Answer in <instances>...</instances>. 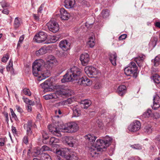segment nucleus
Wrapping results in <instances>:
<instances>
[{"mask_svg": "<svg viewBox=\"0 0 160 160\" xmlns=\"http://www.w3.org/2000/svg\"><path fill=\"white\" fill-rule=\"evenodd\" d=\"M2 12L4 14H8L9 13V11L7 9H5L2 11Z\"/></svg>", "mask_w": 160, "mask_h": 160, "instance_id": "nucleus-62", "label": "nucleus"}, {"mask_svg": "<svg viewBox=\"0 0 160 160\" xmlns=\"http://www.w3.org/2000/svg\"><path fill=\"white\" fill-rule=\"evenodd\" d=\"M23 141L25 144L28 143V139L27 137L25 136L23 138Z\"/></svg>", "mask_w": 160, "mask_h": 160, "instance_id": "nucleus-61", "label": "nucleus"}, {"mask_svg": "<svg viewBox=\"0 0 160 160\" xmlns=\"http://www.w3.org/2000/svg\"><path fill=\"white\" fill-rule=\"evenodd\" d=\"M144 59V58L143 56L138 57L135 58H134V61L138 64L139 67L142 66L141 64H140L141 62H142Z\"/></svg>", "mask_w": 160, "mask_h": 160, "instance_id": "nucleus-32", "label": "nucleus"}, {"mask_svg": "<svg viewBox=\"0 0 160 160\" xmlns=\"http://www.w3.org/2000/svg\"><path fill=\"white\" fill-rule=\"evenodd\" d=\"M109 58L110 61L112 64L114 66L116 65L117 55L115 52L109 53Z\"/></svg>", "mask_w": 160, "mask_h": 160, "instance_id": "nucleus-20", "label": "nucleus"}, {"mask_svg": "<svg viewBox=\"0 0 160 160\" xmlns=\"http://www.w3.org/2000/svg\"><path fill=\"white\" fill-rule=\"evenodd\" d=\"M89 55L87 53L82 54L80 57V60L83 66L87 65L89 61Z\"/></svg>", "mask_w": 160, "mask_h": 160, "instance_id": "nucleus-15", "label": "nucleus"}, {"mask_svg": "<svg viewBox=\"0 0 160 160\" xmlns=\"http://www.w3.org/2000/svg\"><path fill=\"white\" fill-rule=\"evenodd\" d=\"M47 38V34L45 32H40L36 35L34 39L36 42L38 43L42 42L45 41Z\"/></svg>", "mask_w": 160, "mask_h": 160, "instance_id": "nucleus-9", "label": "nucleus"}, {"mask_svg": "<svg viewBox=\"0 0 160 160\" xmlns=\"http://www.w3.org/2000/svg\"><path fill=\"white\" fill-rule=\"evenodd\" d=\"M43 4H42L39 7V9L38 10V13H41L43 9Z\"/></svg>", "mask_w": 160, "mask_h": 160, "instance_id": "nucleus-55", "label": "nucleus"}, {"mask_svg": "<svg viewBox=\"0 0 160 160\" xmlns=\"http://www.w3.org/2000/svg\"><path fill=\"white\" fill-rule=\"evenodd\" d=\"M60 17L62 20H68L70 17V14L64 8H61L60 10Z\"/></svg>", "mask_w": 160, "mask_h": 160, "instance_id": "nucleus-12", "label": "nucleus"}, {"mask_svg": "<svg viewBox=\"0 0 160 160\" xmlns=\"http://www.w3.org/2000/svg\"><path fill=\"white\" fill-rule=\"evenodd\" d=\"M160 61V58L158 56H156L154 59L152 60L153 65L155 67H157L159 64Z\"/></svg>", "mask_w": 160, "mask_h": 160, "instance_id": "nucleus-35", "label": "nucleus"}, {"mask_svg": "<svg viewBox=\"0 0 160 160\" xmlns=\"http://www.w3.org/2000/svg\"><path fill=\"white\" fill-rule=\"evenodd\" d=\"M70 153L69 149L66 148L60 150L57 152L58 154L64 157L66 159L67 157L68 156Z\"/></svg>", "mask_w": 160, "mask_h": 160, "instance_id": "nucleus-19", "label": "nucleus"}, {"mask_svg": "<svg viewBox=\"0 0 160 160\" xmlns=\"http://www.w3.org/2000/svg\"><path fill=\"white\" fill-rule=\"evenodd\" d=\"M91 104V101L88 100H84L82 102L81 107L87 109Z\"/></svg>", "mask_w": 160, "mask_h": 160, "instance_id": "nucleus-27", "label": "nucleus"}, {"mask_svg": "<svg viewBox=\"0 0 160 160\" xmlns=\"http://www.w3.org/2000/svg\"><path fill=\"white\" fill-rule=\"evenodd\" d=\"M78 158L77 155L74 152H70L66 157L67 160H78Z\"/></svg>", "mask_w": 160, "mask_h": 160, "instance_id": "nucleus-26", "label": "nucleus"}, {"mask_svg": "<svg viewBox=\"0 0 160 160\" xmlns=\"http://www.w3.org/2000/svg\"><path fill=\"white\" fill-rule=\"evenodd\" d=\"M86 73L90 78H96L98 73V70L93 67L87 66L85 68Z\"/></svg>", "mask_w": 160, "mask_h": 160, "instance_id": "nucleus-7", "label": "nucleus"}, {"mask_svg": "<svg viewBox=\"0 0 160 160\" xmlns=\"http://www.w3.org/2000/svg\"><path fill=\"white\" fill-rule=\"evenodd\" d=\"M94 37L91 36L89 38L88 41L87 43V45L90 48L93 47L95 45Z\"/></svg>", "mask_w": 160, "mask_h": 160, "instance_id": "nucleus-30", "label": "nucleus"}, {"mask_svg": "<svg viewBox=\"0 0 160 160\" xmlns=\"http://www.w3.org/2000/svg\"><path fill=\"white\" fill-rule=\"evenodd\" d=\"M73 115L75 117H78L80 115L81 111L78 105H76L73 108Z\"/></svg>", "mask_w": 160, "mask_h": 160, "instance_id": "nucleus-29", "label": "nucleus"}, {"mask_svg": "<svg viewBox=\"0 0 160 160\" xmlns=\"http://www.w3.org/2000/svg\"><path fill=\"white\" fill-rule=\"evenodd\" d=\"M22 98L24 102H25L26 103L28 104V102L29 101V99L28 98H25L24 97H23Z\"/></svg>", "mask_w": 160, "mask_h": 160, "instance_id": "nucleus-63", "label": "nucleus"}, {"mask_svg": "<svg viewBox=\"0 0 160 160\" xmlns=\"http://www.w3.org/2000/svg\"><path fill=\"white\" fill-rule=\"evenodd\" d=\"M34 152L35 153L40 155L42 153V152L41 151V148H37L36 150V151H35Z\"/></svg>", "mask_w": 160, "mask_h": 160, "instance_id": "nucleus-57", "label": "nucleus"}, {"mask_svg": "<svg viewBox=\"0 0 160 160\" xmlns=\"http://www.w3.org/2000/svg\"><path fill=\"white\" fill-rule=\"evenodd\" d=\"M44 64V61L42 59L36 60L33 63V74L34 76L38 77L37 79L39 81L45 79L50 75V73L48 71L46 73H41V71Z\"/></svg>", "mask_w": 160, "mask_h": 160, "instance_id": "nucleus-2", "label": "nucleus"}, {"mask_svg": "<svg viewBox=\"0 0 160 160\" xmlns=\"http://www.w3.org/2000/svg\"><path fill=\"white\" fill-rule=\"evenodd\" d=\"M49 150H51L50 148L46 145H44L41 148V151H42V152H43Z\"/></svg>", "mask_w": 160, "mask_h": 160, "instance_id": "nucleus-45", "label": "nucleus"}, {"mask_svg": "<svg viewBox=\"0 0 160 160\" xmlns=\"http://www.w3.org/2000/svg\"><path fill=\"white\" fill-rule=\"evenodd\" d=\"M60 47L64 51H67L69 49L70 43L66 40H62L59 43Z\"/></svg>", "mask_w": 160, "mask_h": 160, "instance_id": "nucleus-17", "label": "nucleus"}, {"mask_svg": "<svg viewBox=\"0 0 160 160\" xmlns=\"http://www.w3.org/2000/svg\"><path fill=\"white\" fill-rule=\"evenodd\" d=\"M59 140L54 137H52L50 140V143L51 144H55L58 143Z\"/></svg>", "mask_w": 160, "mask_h": 160, "instance_id": "nucleus-39", "label": "nucleus"}, {"mask_svg": "<svg viewBox=\"0 0 160 160\" xmlns=\"http://www.w3.org/2000/svg\"><path fill=\"white\" fill-rule=\"evenodd\" d=\"M156 142L158 145H160V135L158 136L156 138Z\"/></svg>", "mask_w": 160, "mask_h": 160, "instance_id": "nucleus-52", "label": "nucleus"}, {"mask_svg": "<svg viewBox=\"0 0 160 160\" xmlns=\"http://www.w3.org/2000/svg\"><path fill=\"white\" fill-rule=\"evenodd\" d=\"M72 92L70 90L65 88L64 89H61L56 91L55 93L47 94L44 96V98L46 100L56 99L59 96L64 97L71 95Z\"/></svg>", "mask_w": 160, "mask_h": 160, "instance_id": "nucleus-4", "label": "nucleus"}, {"mask_svg": "<svg viewBox=\"0 0 160 160\" xmlns=\"http://www.w3.org/2000/svg\"><path fill=\"white\" fill-rule=\"evenodd\" d=\"M131 147L135 149L140 150L142 148V146L139 144L131 145Z\"/></svg>", "mask_w": 160, "mask_h": 160, "instance_id": "nucleus-44", "label": "nucleus"}, {"mask_svg": "<svg viewBox=\"0 0 160 160\" xmlns=\"http://www.w3.org/2000/svg\"><path fill=\"white\" fill-rule=\"evenodd\" d=\"M32 15L34 19L36 21H38L39 20V17L38 15L33 14Z\"/></svg>", "mask_w": 160, "mask_h": 160, "instance_id": "nucleus-49", "label": "nucleus"}, {"mask_svg": "<svg viewBox=\"0 0 160 160\" xmlns=\"http://www.w3.org/2000/svg\"><path fill=\"white\" fill-rule=\"evenodd\" d=\"M117 92L120 96H122L126 92V86L124 85L120 86L118 88Z\"/></svg>", "mask_w": 160, "mask_h": 160, "instance_id": "nucleus-23", "label": "nucleus"}, {"mask_svg": "<svg viewBox=\"0 0 160 160\" xmlns=\"http://www.w3.org/2000/svg\"><path fill=\"white\" fill-rule=\"evenodd\" d=\"M78 128L77 123L74 122H71L66 124L61 129L63 132L72 133L76 132L78 129Z\"/></svg>", "mask_w": 160, "mask_h": 160, "instance_id": "nucleus-6", "label": "nucleus"}, {"mask_svg": "<svg viewBox=\"0 0 160 160\" xmlns=\"http://www.w3.org/2000/svg\"><path fill=\"white\" fill-rule=\"evenodd\" d=\"M48 128L49 131L53 135L58 137L61 136V132L59 128L54 127L53 125H49Z\"/></svg>", "mask_w": 160, "mask_h": 160, "instance_id": "nucleus-11", "label": "nucleus"}, {"mask_svg": "<svg viewBox=\"0 0 160 160\" xmlns=\"http://www.w3.org/2000/svg\"><path fill=\"white\" fill-rule=\"evenodd\" d=\"M41 87L44 89L49 88L52 85V82L49 79L45 81L44 83L40 84Z\"/></svg>", "mask_w": 160, "mask_h": 160, "instance_id": "nucleus-24", "label": "nucleus"}, {"mask_svg": "<svg viewBox=\"0 0 160 160\" xmlns=\"http://www.w3.org/2000/svg\"><path fill=\"white\" fill-rule=\"evenodd\" d=\"M7 70L8 71H10L12 72H13L12 67L8 66L7 67Z\"/></svg>", "mask_w": 160, "mask_h": 160, "instance_id": "nucleus-56", "label": "nucleus"}, {"mask_svg": "<svg viewBox=\"0 0 160 160\" xmlns=\"http://www.w3.org/2000/svg\"><path fill=\"white\" fill-rule=\"evenodd\" d=\"M49 30L53 33L56 32L59 29L58 24L54 21L51 20L47 23Z\"/></svg>", "mask_w": 160, "mask_h": 160, "instance_id": "nucleus-8", "label": "nucleus"}, {"mask_svg": "<svg viewBox=\"0 0 160 160\" xmlns=\"http://www.w3.org/2000/svg\"><path fill=\"white\" fill-rule=\"evenodd\" d=\"M127 35L125 34H123L120 36L118 39L120 40H121L125 39Z\"/></svg>", "mask_w": 160, "mask_h": 160, "instance_id": "nucleus-51", "label": "nucleus"}, {"mask_svg": "<svg viewBox=\"0 0 160 160\" xmlns=\"http://www.w3.org/2000/svg\"><path fill=\"white\" fill-rule=\"evenodd\" d=\"M75 2L74 0H65L64 5L66 8H70L73 7Z\"/></svg>", "mask_w": 160, "mask_h": 160, "instance_id": "nucleus-22", "label": "nucleus"}, {"mask_svg": "<svg viewBox=\"0 0 160 160\" xmlns=\"http://www.w3.org/2000/svg\"><path fill=\"white\" fill-rule=\"evenodd\" d=\"M47 61L48 63L52 64L55 62L56 59L54 56L50 55L48 56Z\"/></svg>", "mask_w": 160, "mask_h": 160, "instance_id": "nucleus-33", "label": "nucleus"}, {"mask_svg": "<svg viewBox=\"0 0 160 160\" xmlns=\"http://www.w3.org/2000/svg\"><path fill=\"white\" fill-rule=\"evenodd\" d=\"M32 123L31 121H28L27 123L25 124L24 125V128L26 130L27 133L28 135H30L32 133V132L31 131V128L32 126Z\"/></svg>", "mask_w": 160, "mask_h": 160, "instance_id": "nucleus-21", "label": "nucleus"}, {"mask_svg": "<svg viewBox=\"0 0 160 160\" xmlns=\"http://www.w3.org/2000/svg\"><path fill=\"white\" fill-rule=\"evenodd\" d=\"M42 137L45 140H46L48 138L49 136L48 134L47 131L45 130H42Z\"/></svg>", "mask_w": 160, "mask_h": 160, "instance_id": "nucleus-43", "label": "nucleus"}, {"mask_svg": "<svg viewBox=\"0 0 160 160\" xmlns=\"http://www.w3.org/2000/svg\"><path fill=\"white\" fill-rule=\"evenodd\" d=\"M50 41L48 42H45V43H53L56 42L58 39V37L54 36H51L50 38Z\"/></svg>", "mask_w": 160, "mask_h": 160, "instance_id": "nucleus-41", "label": "nucleus"}, {"mask_svg": "<svg viewBox=\"0 0 160 160\" xmlns=\"http://www.w3.org/2000/svg\"><path fill=\"white\" fill-rule=\"evenodd\" d=\"M67 55V53L65 52H60V57H66Z\"/></svg>", "mask_w": 160, "mask_h": 160, "instance_id": "nucleus-53", "label": "nucleus"}, {"mask_svg": "<svg viewBox=\"0 0 160 160\" xmlns=\"http://www.w3.org/2000/svg\"><path fill=\"white\" fill-rule=\"evenodd\" d=\"M82 75L81 70L76 66H73L68 70L67 73L62 79L61 82L64 83L78 80V84L83 85L84 86L91 85L92 83V81L86 77H82L80 78Z\"/></svg>", "mask_w": 160, "mask_h": 160, "instance_id": "nucleus-1", "label": "nucleus"}, {"mask_svg": "<svg viewBox=\"0 0 160 160\" xmlns=\"http://www.w3.org/2000/svg\"><path fill=\"white\" fill-rule=\"evenodd\" d=\"M39 157L42 160H52L50 156L45 153L42 152Z\"/></svg>", "mask_w": 160, "mask_h": 160, "instance_id": "nucleus-31", "label": "nucleus"}, {"mask_svg": "<svg viewBox=\"0 0 160 160\" xmlns=\"http://www.w3.org/2000/svg\"><path fill=\"white\" fill-rule=\"evenodd\" d=\"M47 52V48L46 47L44 46L38 50L36 52V54L37 56H39L46 53Z\"/></svg>", "mask_w": 160, "mask_h": 160, "instance_id": "nucleus-25", "label": "nucleus"}, {"mask_svg": "<svg viewBox=\"0 0 160 160\" xmlns=\"http://www.w3.org/2000/svg\"><path fill=\"white\" fill-rule=\"evenodd\" d=\"M138 67L135 63L131 62L128 67L124 69L125 73L127 76H132L136 78L137 76V72Z\"/></svg>", "mask_w": 160, "mask_h": 160, "instance_id": "nucleus-5", "label": "nucleus"}, {"mask_svg": "<svg viewBox=\"0 0 160 160\" xmlns=\"http://www.w3.org/2000/svg\"><path fill=\"white\" fill-rule=\"evenodd\" d=\"M16 108L18 112L20 113H22L23 112V111L22 109L19 106L17 105L16 106Z\"/></svg>", "mask_w": 160, "mask_h": 160, "instance_id": "nucleus-50", "label": "nucleus"}, {"mask_svg": "<svg viewBox=\"0 0 160 160\" xmlns=\"http://www.w3.org/2000/svg\"><path fill=\"white\" fill-rule=\"evenodd\" d=\"M22 93L25 95L28 96H30L31 95V93L30 90L29 89L26 88L23 89L22 91Z\"/></svg>", "mask_w": 160, "mask_h": 160, "instance_id": "nucleus-42", "label": "nucleus"}, {"mask_svg": "<svg viewBox=\"0 0 160 160\" xmlns=\"http://www.w3.org/2000/svg\"><path fill=\"white\" fill-rule=\"evenodd\" d=\"M158 39V38L155 37H153L152 38L150 43H151L152 47H155L156 46Z\"/></svg>", "mask_w": 160, "mask_h": 160, "instance_id": "nucleus-40", "label": "nucleus"}, {"mask_svg": "<svg viewBox=\"0 0 160 160\" xmlns=\"http://www.w3.org/2000/svg\"><path fill=\"white\" fill-rule=\"evenodd\" d=\"M75 100L74 98H69L66 100L67 104H71L72 102H73L75 101Z\"/></svg>", "mask_w": 160, "mask_h": 160, "instance_id": "nucleus-48", "label": "nucleus"}, {"mask_svg": "<svg viewBox=\"0 0 160 160\" xmlns=\"http://www.w3.org/2000/svg\"><path fill=\"white\" fill-rule=\"evenodd\" d=\"M84 137L87 141L91 145L92 147V145L94 144V142L97 138V137L91 134L86 135Z\"/></svg>", "mask_w": 160, "mask_h": 160, "instance_id": "nucleus-18", "label": "nucleus"}, {"mask_svg": "<svg viewBox=\"0 0 160 160\" xmlns=\"http://www.w3.org/2000/svg\"><path fill=\"white\" fill-rule=\"evenodd\" d=\"M102 17L103 18H106L109 15V11L107 9L104 10L102 12Z\"/></svg>", "mask_w": 160, "mask_h": 160, "instance_id": "nucleus-38", "label": "nucleus"}, {"mask_svg": "<svg viewBox=\"0 0 160 160\" xmlns=\"http://www.w3.org/2000/svg\"><path fill=\"white\" fill-rule=\"evenodd\" d=\"M21 23V18L18 17L14 19L13 23L14 28L16 29L18 28L20 26Z\"/></svg>", "mask_w": 160, "mask_h": 160, "instance_id": "nucleus-28", "label": "nucleus"}, {"mask_svg": "<svg viewBox=\"0 0 160 160\" xmlns=\"http://www.w3.org/2000/svg\"><path fill=\"white\" fill-rule=\"evenodd\" d=\"M5 143V139L3 138H0V146H3Z\"/></svg>", "mask_w": 160, "mask_h": 160, "instance_id": "nucleus-54", "label": "nucleus"}, {"mask_svg": "<svg viewBox=\"0 0 160 160\" xmlns=\"http://www.w3.org/2000/svg\"><path fill=\"white\" fill-rule=\"evenodd\" d=\"M154 82L157 84L160 83V76L157 74L154 75L152 78Z\"/></svg>", "mask_w": 160, "mask_h": 160, "instance_id": "nucleus-37", "label": "nucleus"}, {"mask_svg": "<svg viewBox=\"0 0 160 160\" xmlns=\"http://www.w3.org/2000/svg\"><path fill=\"white\" fill-rule=\"evenodd\" d=\"M160 107V98L156 95L153 98V106L152 108L154 110H156Z\"/></svg>", "mask_w": 160, "mask_h": 160, "instance_id": "nucleus-16", "label": "nucleus"}, {"mask_svg": "<svg viewBox=\"0 0 160 160\" xmlns=\"http://www.w3.org/2000/svg\"><path fill=\"white\" fill-rule=\"evenodd\" d=\"M103 140H97L90 149V154L92 157L98 156L99 152H102L107 148Z\"/></svg>", "mask_w": 160, "mask_h": 160, "instance_id": "nucleus-3", "label": "nucleus"}, {"mask_svg": "<svg viewBox=\"0 0 160 160\" xmlns=\"http://www.w3.org/2000/svg\"><path fill=\"white\" fill-rule=\"evenodd\" d=\"M10 110L11 113V115L12 116V118H14V119L16 121L18 120V118L16 115L15 113L13 112L12 109L11 108L10 109Z\"/></svg>", "mask_w": 160, "mask_h": 160, "instance_id": "nucleus-46", "label": "nucleus"}, {"mask_svg": "<svg viewBox=\"0 0 160 160\" xmlns=\"http://www.w3.org/2000/svg\"><path fill=\"white\" fill-rule=\"evenodd\" d=\"M153 116L155 118H158L160 117V115L158 113H155L152 114V110L148 109L146 112H144L142 115V116L144 118H149Z\"/></svg>", "mask_w": 160, "mask_h": 160, "instance_id": "nucleus-14", "label": "nucleus"}, {"mask_svg": "<svg viewBox=\"0 0 160 160\" xmlns=\"http://www.w3.org/2000/svg\"><path fill=\"white\" fill-rule=\"evenodd\" d=\"M143 131L146 133L149 134L151 133L152 132V129L151 128V126L150 125H148L146 126L143 129Z\"/></svg>", "mask_w": 160, "mask_h": 160, "instance_id": "nucleus-36", "label": "nucleus"}, {"mask_svg": "<svg viewBox=\"0 0 160 160\" xmlns=\"http://www.w3.org/2000/svg\"><path fill=\"white\" fill-rule=\"evenodd\" d=\"M24 39V37L23 36H21L19 38V41H18V45L19 44H20V43H21L22 41H23Z\"/></svg>", "mask_w": 160, "mask_h": 160, "instance_id": "nucleus-58", "label": "nucleus"}, {"mask_svg": "<svg viewBox=\"0 0 160 160\" xmlns=\"http://www.w3.org/2000/svg\"><path fill=\"white\" fill-rule=\"evenodd\" d=\"M66 142L71 147H76L78 144L77 140L72 137H68L66 139Z\"/></svg>", "mask_w": 160, "mask_h": 160, "instance_id": "nucleus-13", "label": "nucleus"}, {"mask_svg": "<svg viewBox=\"0 0 160 160\" xmlns=\"http://www.w3.org/2000/svg\"><path fill=\"white\" fill-rule=\"evenodd\" d=\"M112 139L111 137H110L108 136H106L105 137V139L103 140L105 144V145L106 146V147L107 148L110 145L112 141Z\"/></svg>", "mask_w": 160, "mask_h": 160, "instance_id": "nucleus-34", "label": "nucleus"}, {"mask_svg": "<svg viewBox=\"0 0 160 160\" xmlns=\"http://www.w3.org/2000/svg\"><path fill=\"white\" fill-rule=\"evenodd\" d=\"M4 116L5 118L6 122H8L9 121L8 114L7 113L5 112L4 114Z\"/></svg>", "mask_w": 160, "mask_h": 160, "instance_id": "nucleus-60", "label": "nucleus"}, {"mask_svg": "<svg viewBox=\"0 0 160 160\" xmlns=\"http://www.w3.org/2000/svg\"><path fill=\"white\" fill-rule=\"evenodd\" d=\"M140 122L135 120L128 127V129L130 131L135 132L139 130L141 128Z\"/></svg>", "mask_w": 160, "mask_h": 160, "instance_id": "nucleus-10", "label": "nucleus"}, {"mask_svg": "<svg viewBox=\"0 0 160 160\" xmlns=\"http://www.w3.org/2000/svg\"><path fill=\"white\" fill-rule=\"evenodd\" d=\"M28 104L30 106L33 105L34 104V102L29 100Z\"/></svg>", "mask_w": 160, "mask_h": 160, "instance_id": "nucleus-64", "label": "nucleus"}, {"mask_svg": "<svg viewBox=\"0 0 160 160\" xmlns=\"http://www.w3.org/2000/svg\"><path fill=\"white\" fill-rule=\"evenodd\" d=\"M55 112L56 115H61L62 112L60 109H58L55 111Z\"/></svg>", "mask_w": 160, "mask_h": 160, "instance_id": "nucleus-59", "label": "nucleus"}, {"mask_svg": "<svg viewBox=\"0 0 160 160\" xmlns=\"http://www.w3.org/2000/svg\"><path fill=\"white\" fill-rule=\"evenodd\" d=\"M9 58V55L8 54H5L2 59V61L3 62H6L8 59Z\"/></svg>", "mask_w": 160, "mask_h": 160, "instance_id": "nucleus-47", "label": "nucleus"}]
</instances>
